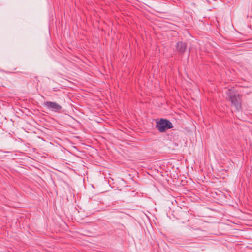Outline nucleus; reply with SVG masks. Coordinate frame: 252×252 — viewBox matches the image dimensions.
<instances>
[{
    "instance_id": "f257e3e1",
    "label": "nucleus",
    "mask_w": 252,
    "mask_h": 252,
    "mask_svg": "<svg viewBox=\"0 0 252 252\" xmlns=\"http://www.w3.org/2000/svg\"><path fill=\"white\" fill-rule=\"evenodd\" d=\"M227 99L231 102V106L238 111L241 108V95L234 90H228L226 92Z\"/></svg>"
},
{
    "instance_id": "f03ea898",
    "label": "nucleus",
    "mask_w": 252,
    "mask_h": 252,
    "mask_svg": "<svg viewBox=\"0 0 252 252\" xmlns=\"http://www.w3.org/2000/svg\"><path fill=\"white\" fill-rule=\"evenodd\" d=\"M156 127L160 132H164L167 130L173 127L172 123L168 120L161 118L157 121Z\"/></svg>"
},
{
    "instance_id": "7ed1b4c3",
    "label": "nucleus",
    "mask_w": 252,
    "mask_h": 252,
    "mask_svg": "<svg viewBox=\"0 0 252 252\" xmlns=\"http://www.w3.org/2000/svg\"><path fill=\"white\" fill-rule=\"evenodd\" d=\"M43 105L50 110L55 112H59L62 109L61 106L55 102L45 101L43 102Z\"/></svg>"
},
{
    "instance_id": "20e7f679",
    "label": "nucleus",
    "mask_w": 252,
    "mask_h": 252,
    "mask_svg": "<svg viewBox=\"0 0 252 252\" xmlns=\"http://www.w3.org/2000/svg\"><path fill=\"white\" fill-rule=\"evenodd\" d=\"M187 45L185 42H178L176 45V50L180 55H183L187 50Z\"/></svg>"
},
{
    "instance_id": "39448f33",
    "label": "nucleus",
    "mask_w": 252,
    "mask_h": 252,
    "mask_svg": "<svg viewBox=\"0 0 252 252\" xmlns=\"http://www.w3.org/2000/svg\"><path fill=\"white\" fill-rule=\"evenodd\" d=\"M101 121H103V119H102L101 118H99V117H96L95 116V122H97L98 123H101Z\"/></svg>"
},
{
    "instance_id": "423d86ee",
    "label": "nucleus",
    "mask_w": 252,
    "mask_h": 252,
    "mask_svg": "<svg viewBox=\"0 0 252 252\" xmlns=\"http://www.w3.org/2000/svg\"><path fill=\"white\" fill-rule=\"evenodd\" d=\"M36 138L37 140H39L41 141H45V140L43 138H41L39 136H37Z\"/></svg>"
},
{
    "instance_id": "0eeeda50",
    "label": "nucleus",
    "mask_w": 252,
    "mask_h": 252,
    "mask_svg": "<svg viewBox=\"0 0 252 252\" xmlns=\"http://www.w3.org/2000/svg\"><path fill=\"white\" fill-rule=\"evenodd\" d=\"M192 229L194 230H200V231H202V230H201L200 228H192Z\"/></svg>"
},
{
    "instance_id": "6e6552de",
    "label": "nucleus",
    "mask_w": 252,
    "mask_h": 252,
    "mask_svg": "<svg viewBox=\"0 0 252 252\" xmlns=\"http://www.w3.org/2000/svg\"><path fill=\"white\" fill-rule=\"evenodd\" d=\"M53 90L54 91H59V89L58 88H54L53 89Z\"/></svg>"
},
{
    "instance_id": "1a4fd4ad",
    "label": "nucleus",
    "mask_w": 252,
    "mask_h": 252,
    "mask_svg": "<svg viewBox=\"0 0 252 252\" xmlns=\"http://www.w3.org/2000/svg\"><path fill=\"white\" fill-rule=\"evenodd\" d=\"M37 78H38V77H37V76H35V79H37Z\"/></svg>"
}]
</instances>
